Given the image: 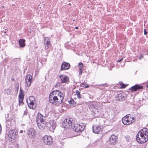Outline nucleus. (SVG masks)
Listing matches in <instances>:
<instances>
[{
    "label": "nucleus",
    "instance_id": "obj_38",
    "mask_svg": "<svg viewBox=\"0 0 148 148\" xmlns=\"http://www.w3.org/2000/svg\"><path fill=\"white\" fill-rule=\"evenodd\" d=\"M89 86L88 85H87V86H85V88H88V87Z\"/></svg>",
    "mask_w": 148,
    "mask_h": 148
},
{
    "label": "nucleus",
    "instance_id": "obj_37",
    "mask_svg": "<svg viewBox=\"0 0 148 148\" xmlns=\"http://www.w3.org/2000/svg\"><path fill=\"white\" fill-rule=\"evenodd\" d=\"M20 132L21 133H23V130H21L20 131Z\"/></svg>",
    "mask_w": 148,
    "mask_h": 148
},
{
    "label": "nucleus",
    "instance_id": "obj_35",
    "mask_svg": "<svg viewBox=\"0 0 148 148\" xmlns=\"http://www.w3.org/2000/svg\"><path fill=\"white\" fill-rule=\"evenodd\" d=\"M123 59V58H121V59L118 60V62H120Z\"/></svg>",
    "mask_w": 148,
    "mask_h": 148
},
{
    "label": "nucleus",
    "instance_id": "obj_34",
    "mask_svg": "<svg viewBox=\"0 0 148 148\" xmlns=\"http://www.w3.org/2000/svg\"><path fill=\"white\" fill-rule=\"evenodd\" d=\"M147 34V33L146 32V30L145 29H144V34L145 35H146Z\"/></svg>",
    "mask_w": 148,
    "mask_h": 148
},
{
    "label": "nucleus",
    "instance_id": "obj_19",
    "mask_svg": "<svg viewBox=\"0 0 148 148\" xmlns=\"http://www.w3.org/2000/svg\"><path fill=\"white\" fill-rule=\"evenodd\" d=\"M100 130V128L98 126L93 125L92 127L93 132L95 134L98 133L99 132Z\"/></svg>",
    "mask_w": 148,
    "mask_h": 148
},
{
    "label": "nucleus",
    "instance_id": "obj_11",
    "mask_svg": "<svg viewBox=\"0 0 148 148\" xmlns=\"http://www.w3.org/2000/svg\"><path fill=\"white\" fill-rule=\"evenodd\" d=\"M45 49L47 50L51 46V44L50 42V38L48 37H45L44 38Z\"/></svg>",
    "mask_w": 148,
    "mask_h": 148
},
{
    "label": "nucleus",
    "instance_id": "obj_9",
    "mask_svg": "<svg viewBox=\"0 0 148 148\" xmlns=\"http://www.w3.org/2000/svg\"><path fill=\"white\" fill-rule=\"evenodd\" d=\"M58 76L61 80V83L68 84L69 82V78L68 76L63 74H61Z\"/></svg>",
    "mask_w": 148,
    "mask_h": 148
},
{
    "label": "nucleus",
    "instance_id": "obj_1",
    "mask_svg": "<svg viewBox=\"0 0 148 148\" xmlns=\"http://www.w3.org/2000/svg\"><path fill=\"white\" fill-rule=\"evenodd\" d=\"M64 98V94L59 90L53 91L49 95L50 102L54 104H60L62 103Z\"/></svg>",
    "mask_w": 148,
    "mask_h": 148
},
{
    "label": "nucleus",
    "instance_id": "obj_12",
    "mask_svg": "<svg viewBox=\"0 0 148 148\" xmlns=\"http://www.w3.org/2000/svg\"><path fill=\"white\" fill-rule=\"evenodd\" d=\"M100 103L99 102H91L89 103L88 107L90 109H96L98 110L99 108H100L99 106Z\"/></svg>",
    "mask_w": 148,
    "mask_h": 148
},
{
    "label": "nucleus",
    "instance_id": "obj_25",
    "mask_svg": "<svg viewBox=\"0 0 148 148\" xmlns=\"http://www.w3.org/2000/svg\"><path fill=\"white\" fill-rule=\"evenodd\" d=\"M99 88L100 89H103L106 86L107 87V86H106V84H99Z\"/></svg>",
    "mask_w": 148,
    "mask_h": 148
},
{
    "label": "nucleus",
    "instance_id": "obj_7",
    "mask_svg": "<svg viewBox=\"0 0 148 148\" xmlns=\"http://www.w3.org/2000/svg\"><path fill=\"white\" fill-rule=\"evenodd\" d=\"M85 128L84 125L81 123L80 124H74L72 126V128L75 132H81L84 130Z\"/></svg>",
    "mask_w": 148,
    "mask_h": 148
},
{
    "label": "nucleus",
    "instance_id": "obj_24",
    "mask_svg": "<svg viewBox=\"0 0 148 148\" xmlns=\"http://www.w3.org/2000/svg\"><path fill=\"white\" fill-rule=\"evenodd\" d=\"M19 100V106H22L23 104V99L24 98L20 97L18 98Z\"/></svg>",
    "mask_w": 148,
    "mask_h": 148
},
{
    "label": "nucleus",
    "instance_id": "obj_22",
    "mask_svg": "<svg viewBox=\"0 0 148 148\" xmlns=\"http://www.w3.org/2000/svg\"><path fill=\"white\" fill-rule=\"evenodd\" d=\"M24 94L23 93V90L21 89H20V92L18 95V98L22 97L24 98Z\"/></svg>",
    "mask_w": 148,
    "mask_h": 148
},
{
    "label": "nucleus",
    "instance_id": "obj_13",
    "mask_svg": "<svg viewBox=\"0 0 148 148\" xmlns=\"http://www.w3.org/2000/svg\"><path fill=\"white\" fill-rule=\"evenodd\" d=\"M46 119V118L45 116L42 115L40 113H38V116L36 118L37 122L44 123L45 122V120Z\"/></svg>",
    "mask_w": 148,
    "mask_h": 148
},
{
    "label": "nucleus",
    "instance_id": "obj_29",
    "mask_svg": "<svg viewBox=\"0 0 148 148\" xmlns=\"http://www.w3.org/2000/svg\"><path fill=\"white\" fill-rule=\"evenodd\" d=\"M76 95H79L80 94V92L78 90H76Z\"/></svg>",
    "mask_w": 148,
    "mask_h": 148
},
{
    "label": "nucleus",
    "instance_id": "obj_14",
    "mask_svg": "<svg viewBox=\"0 0 148 148\" xmlns=\"http://www.w3.org/2000/svg\"><path fill=\"white\" fill-rule=\"evenodd\" d=\"M27 134L30 138H33L36 134L35 131L33 128H31L28 129Z\"/></svg>",
    "mask_w": 148,
    "mask_h": 148
},
{
    "label": "nucleus",
    "instance_id": "obj_10",
    "mask_svg": "<svg viewBox=\"0 0 148 148\" xmlns=\"http://www.w3.org/2000/svg\"><path fill=\"white\" fill-rule=\"evenodd\" d=\"M25 86L29 87L31 85L32 81V77L30 75H27L25 78Z\"/></svg>",
    "mask_w": 148,
    "mask_h": 148
},
{
    "label": "nucleus",
    "instance_id": "obj_23",
    "mask_svg": "<svg viewBox=\"0 0 148 148\" xmlns=\"http://www.w3.org/2000/svg\"><path fill=\"white\" fill-rule=\"evenodd\" d=\"M38 126L39 128L41 129H42L44 128L45 124L43 123H40V122H37Z\"/></svg>",
    "mask_w": 148,
    "mask_h": 148
},
{
    "label": "nucleus",
    "instance_id": "obj_17",
    "mask_svg": "<svg viewBox=\"0 0 148 148\" xmlns=\"http://www.w3.org/2000/svg\"><path fill=\"white\" fill-rule=\"evenodd\" d=\"M117 138V136L114 135H112L109 140L110 143L112 145H114L116 143Z\"/></svg>",
    "mask_w": 148,
    "mask_h": 148
},
{
    "label": "nucleus",
    "instance_id": "obj_5",
    "mask_svg": "<svg viewBox=\"0 0 148 148\" xmlns=\"http://www.w3.org/2000/svg\"><path fill=\"white\" fill-rule=\"evenodd\" d=\"M72 119L68 118L65 119L62 123V126L66 129L72 128Z\"/></svg>",
    "mask_w": 148,
    "mask_h": 148
},
{
    "label": "nucleus",
    "instance_id": "obj_18",
    "mask_svg": "<svg viewBox=\"0 0 148 148\" xmlns=\"http://www.w3.org/2000/svg\"><path fill=\"white\" fill-rule=\"evenodd\" d=\"M143 88V86H140L138 84H136L135 86H133L131 88L130 90L132 92H134L138 90L142 89Z\"/></svg>",
    "mask_w": 148,
    "mask_h": 148
},
{
    "label": "nucleus",
    "instance_id": "obj_42",
    "mask_svg": "<svg viewBox=\"0 0 148 148\" xmlns=\"http://www.w3.org/2000/svg\"><path fill=\"white\" fill-rule=\"evenodd\" d=\"M4 33H6V32H4Z\"/></svg>",
    "mask_w": 148,
    "mask_h": 148
},
{
    "label": "nucleus",
    "instance_id": "obj_8",
    "mask_svg": "<svg viewBox=\"0 0 148 148\" xmlns=\"http://www.w3.org/2000/svg\"><path fill=\"white\" fill-rule=\"evenodd\" d=\"M44 143L48 145H51L53 142L52 137L50 136H45L42 138Z\"/></svg>",
    "mask_w": 148,
    "mask_h": 148
},
{
    "label": "nucleus",
    "instance_id": "obj_15",
    "mask_svg": "<svg viewBox=\"0 0 148 148\" xmlns=\"http://www.w3.org/2000/svg\"><path fill=\"white\" fill-rule=\"evenodd\" d=\"M49 125L48 126L51 129L54 130L56 127V124L55 120H50L48 124Z\"/></svg>",
    "mask_w": 148,
    "mask_h": 148
},
{
    "label": "nucleus",
    "instance_id": "obj_32",
    "mask_svg": "<svg viewBox=\"0 0 148 148\" xmlns=\"http://www.w3.org/2000/svg\"><path fill=\"white\" fill-rule=\"evenodd\" d=\"M27 111L26 110H25V111H24V114H25V115H26L27 114Z\"/></svg>",
    "mask_w": 148,
    "mask_h": 148
},
{
    "label": "nucleus",
    "instance_id": "obj_20",
    "mask_svg": "<svg viewBox=\"0 0 148 148\" xmlns=\"http://www.w3.org/2000/svg\"><path fill=\"white\" fill-rule=\"evenodd\" d=\"M125 94L123 93H121L117 95L116 96V100L119 101L123 99L125 97Z\"/></svg>",
    "mask_w": 148,
    "mask_h": 148
},
{
    "label": "nucleus",
    "instance_id": "obj_2",
    "mask_svg": "<svg viewBox=\"0 0 148 148\" xmlns=\"http://www.w3.org/2000/svg\"><path fill=\"white\" fill-rule=\"evenodd\" d=\"M136 141L139 143H144L148 140V129L144 128L141 130L137 134Z\"/></svg>",
    "mask_w": 148,
    "mask_h": 148
},
{
    "label": "nucleus",
    "instance_id": "obj_26",
    "mask_svg": "<svg viewBox=\"0 0 148 148\" xmlns=\"http://www.w3.org/2000/svg\"><path fill=\"white\" fill-rule=\"evenodd\" d=\"M79 69H82L83 68V64L81 63H79L78 64Z\"/></svg>",
    "mask_w": 148,
    "mask_h": 148
},
{
    "label": "nucleus",
    "instance_id": "obj_39",
    "mask_svg": "<svg viewBox=\"0 0 148 148\" xmlns=\"http://www.w3.org/2000/svg\"><path fill=\"white\" fill-rule=\"evenodd\" d=\"M83 85H84V84H81L80 86L81 87H84V86H83Z\"/></svg>",
    "mask_w": 148,
    "mask_h": 148
},
{
    "label": "nucleus",
    "instance_id": "obj_21",
    "mask_svg": "<svg viewBox=\"0 0 148 148\" xmlns=\"http://www.w3.org/2000/svg\"><path fill=\"white\" fill-rule=\"evenodd\" d=\"M25 40L24 39H21L19 41V44L21 47H24L25 46Z\"/></svg>",
    "mask_w": 148,
    "mask_h": 148
},
{
    "label": "nucleus",
    "instance_id": "obj_6",
    "mask_svg": "<svg viewBox=\"0 0 148 148\" xmlns=\"http://www.w3.org/2000/svg\"><path fill=\"white\" fill-rule=\"evenodd\" d=\"M35 98L33 96L29 97L28 99L27 100L29 107L31 109L34 110L36 108V105L34 103L35 102Z\"/></svg>",
    "mask_w": 148,
    "mask_h": 148
},
{
    "label": "nucleus",
    "instance_id": "obj_3",
    "mask_svg": "<svg viewBox=\"0 0 148 148\" xmlns=\"http://www.w3.org/2000/svg\"><path fill=\"white\" fill-rule=\"evenodd\" d=\"M123 123L125 125H128L134 122L135 119L134 117H132L130 114H127L122 119Z\"/></svg>",
    "mask_w": 148,
    "mask_h": 148
},
{
    "label": "nucleus",
    "instance_id": "obj_16",
    "mask_svg": "<svg viewBox=\"0 0 148 148\" xmlns=\"http://www.w3.org/2000/svg\"><path fill=\"white\" fill-rule=\"evenodd\" d=\"M70 64L69 63L66 62H64L62 65L61 68V70H66L69 69Z\"/></svg>",
    "mask_w": 148,
    "mask_h": 148
},
{
    "label": "nucleus",
    "instance_id": "obj_33",
    "mask_svg": "<svg viewBox=\"0 0 148 148\" xmlns=\"http://www.w3.org/2000/svg\"><path fill=\"white\" fill-rule=\"evenodd\" d=\"M144 57V56L143 55H141L139 58V60H140L142 58H143Z\"/></svg>",
    "mask_w": 148,
    "mask_h": 148
},
{
    "label": "nucleus",
    "instance_id": "obj_4",
    "mask_svg": "<svg viewBox=\"0 0 148 148\" xmlns=\"http://www.w3.org/2000/svg\"><path fill=\"white\" fill-rule=\"evenodd\" d=\"M8 136L11 139L17 140H18V131L16 128L10 130L9 132Z\"/></svg>",
    "mask_w": 148,
    "mask_h": 148
},
{
    "label": "nucleus",
    "instance_id": "obj_40",
    "mask_svg": "<svg viewBox=\"0 0 148 148\" xmlns=\"http://www.w3.org/2000/svg\"><path fill=\"white\" fill-rule=\"evenodd\" d=\"M75 28L76 29H78V27H75Z\"/></svg>",
    "mask_w": 148,
    "mask_h": 148
},
{
    "label": "nucleus",
    "instance_id": "obj_31",
    "mask_svg": "<svg viewBox=\"0 0 148 148\" xmlns=\"http://www.w3.org/2000/svg\"><path fill=\"white\" fill-rule=\"evenodd\" d=\"M77 97L79 99H80V98H82L81 96V95H80V94H79V95H77Z\"/></svg>",
    "mask_w": 148,
    "mask_h": 148
},
{
    "label": "nucleus",
    "instance_id": "obj_36",
    "mask_svg": "<svg viewBox=\"0 0 148 148\" xmlns=\"http://www.w3.org/2000/svg\"><path fill=\"white\" fill-rule=\"evenodd\" d=\"M122 87L123 88H125L126 87V86H125V85L124 84H123L122 85Z\"/></svg>",
    "mask_w": 148,
    "mask_h": 148
},
{
    "label": "nucleus",
    "instance_id": "obj_30",
    "mask_svg": "<svg viewBox=\"0 0 148 148\" xmlns=\"http://www.w3.org/2000/svg\"><path fill=\"white\" fill-rule=\"evenodd\" d=\"M79 74L80 75H81L82 74V69H79Z\"/></svg>",
    "mask_w": 148,
    "mask_h": 148
},
{
    "label": "nucleus",
    "instance_id": "obj_28",
    "mask_svg": "<svg viewBox=\"0 0 148 148\" xmlns=\"http://www.w3.org/2000/svg\"><path fill=\"white\" fill-rule=\"evenodd\" d=\"M60 86V84L58 82L56 84L55 86L56 87H58V86Z\"/></svg>",
    "mask_w": 148,
    "mask_h": 148
},
{
    "label": "nucleus",
    "instance_id": "obj_41",
    "mask_svg": "<svg viewBox=\"0 0 148 148\" xmlns=\"http://www.w3.org/2000/svg\"><path fill=\"white\" fill-rule=\"evenodd\" d=\"M12 81H14V79L13 78H12Z\"/></svg>",
    "mask_w": 148,
    "mask_h": 148
},
{
    "label": "nucleus",
    "instance_id": "obj_27",
    "mask_svg": "<svg viewBox=\"0 0 148 148\" xmlns=\"http://www.w3.org/2000/svg\"><path fill=\"white\" fill-rule=\"evenodd\" d=\"M69 103L70 104H71L72 105L74 106L76 104V103L74 102L73 99H72L70 101Z\"/></svg>",
    "mask_w": 148,
    "mask_h": 148
}]
</instances>
